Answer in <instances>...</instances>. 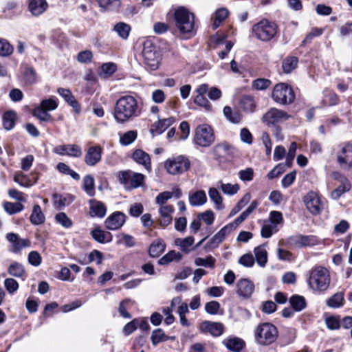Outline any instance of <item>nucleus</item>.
<instances>
[{
    "mask_svg": "<svg viewBox=\"0 0 352 352\" xmlns=\"http://www.w3.org/2000/svg\"><path fill=\"white\" fill-rule=\"evenodd\" d=\"M140 113L137 100L135 97L126 95L120 98L115 106L114 118L118 122H124Z\"/></svg>",
    "mask_w": 352,
    "mask_h": 352,
    "instance_id": "1",
    "label": "nucleus"
},
{
    "mask_svg": "<svg viewBox=\"0 0 352 352\" xmlns=\"http://www.w3.org/2000/svg\"><path fill=\"white\" fill-rule=\"evenodd\" d=\"M331 283L329 270L322 266H316L309 271V286L315 292L327 291Z\"/></svg>",
    "mask_w": 352,
    "mask_h": 352,
    "instance_id": "2",
    "label": "nucleus"
},
{
    "mask_svg": "<svg viewBox=\"0 0 352 352\" xmlns=\"http://www.w3.org/2000/svg\"><path fill=\"white\" fill-rule=\"evenodd\" d=\"M278 336L277 328L272 323L259 324L254 330V339L261 346H268L276 341Z\"/></svg>",
    "mask_w": 352,
    "mask_h": 352,
    "instance_id": "3",
    "label": "nucleus"
},
{
    "mask_svg": "<svg viewBox=\"0 0 352 352\" xmlns=\"http://www.w3.org/2000/svg\"><path fill=\"white\" fill-rule=\"evenodd\" d=\"M278 32L276 23L263 19L252 26V32L254 37L263 42L271 41Z\"/></svg>",
    "mask_w": 352,
    "mask_h": 352,
    "instance_id": "4",
    "label": "nucleus"
},
{
    "mask_svg": "<svg viewBox=\"0 0 352 352\" xmlns=\"http://www.w3.org/2000/svg\"><path fill=\"white\" fill-rule=\"evenodd\" d=\"M177 28L182 34H192L195 30L194 14L183 7L178 8L174 13Z\"/></svg>",
    "mask_w": 352,
    "mask_h": 352,
    "instance_id": "5",
    "label": "nucleus"
},
{
    "mask_svg": "<svg viewBox=\"0 0 352 352\" xmlns=\"http://www.w3.org/2000/svg\"><path fill=\"white\" fill-rule=\"evenodd\" d=\"M215 141L212 128L206 124H200L195 130L193 142L200 147H209Z\"/></svg>",
    "mask_w": 352,
    "mask_h": 352,
    "instance_id": "6",
    "label": "nucleus"
},
{
    "mask_svg": "<svg viewBox=\"0 0 352 352\" xmlns=\"http://www.w3.org/2000/svg\"><path fill=\"white\" fill-rule=\"evenodd\" d=\"M272 97L276 103L286 105L294 101L295 94L289 85L280 82L274 87Z\"/></svg>",
    "mask_w": 352,
    "mask_h": 352,
    "instance_id": "7",
    "label": "nucleus"
},
{
    "mask_svg": "<svg viewBox=\"0 0 352 352\" xmlns=\"http://www.w3.org/2000/svg\"><path fill=\"white\" fill-rule=\"evenodd\" d=\"M142 56L144 63L147 67L152 70H156L160 65V56L157 47L150 40H146L143 43Z\"/></svg>",
    "mask_w": 352,
    "mask_h": 352,
    "instance_id": "8",
    "label": "nucleus"
},
{
    "mask_svg": "<svg viewBox=\"0 0 352 352\" xmlns=\"http://www.w3.org/2000/svg\"><path fill=\"white\" fill-rule=\"evenodd\" d=\"M190 161L185 155H178L166 160L164 167L170 175H179L188 171L190 168Z\"/></svg>",
    "mask_w": 352,
    "mask_h": 352,
    "instance_id": "9",
    "label": "nucleus"
},
{
    "mask_svg": "<svg viewBox=\"0 0 352 352\" xmlns=\"http://www.w3.org/2000/svg\"><path fill=\"white\" fill-rule=\"evenodd\" d=\"M145 176L142 173H134L131 170L120 171L118 173V179L126 190H131L140 187Z\"/></svg>",
    "mask_w": 352,
    "mask_h": 352,
    "instance_id": "10",
    "label": "nucleus"
},
{
    "mask_svg": "<svg viewBox=\"0 0 352 352\" xmlns=\"http://www.w3.org/2000/svg\"><path fill=\"white\" fill-rule=\"evenodd\" d=\"M337 162L342 168H352V141L346 142L340 145V150L338 151Z\"/></svg>",
    "mask_w": 352,
    "mask_h": 352,
    "instance_id": "11",
    "label": "nucleus"
},
{
    "mask_svg": "<svg viewBox=\"0 0 352 352\" xmlns=\"http://www.w3.org/2000/svg\"><path fill=\"white\" fill-rule=\"evenodd\" d=\"M289 116L285 111L276 108L270 109L262 118V120L267 125H275L289 118Z\"/></svg>",
    "mask_w": 352,
    "mask_h": 352,
    "instance_id": "12",
    "label": "nucleus"
},
{
    "mask_svg": "<svg viewBox=\"0 0 352 352\" xmlns=\"http://www.w3.org/2000/svg\"><path fill=\"white\" fill-rule=\"evenodd\" d=\"M6 238L12 244L10 251L14 254H19L23 248L30 245V240L21 239L17 234L13 232L8 233Z\"/></svg>",
    "mask_w": 352,
    "mask_h": 352,
    "instance_id": "13",
    "label": "nucleus"
},
{
    "mask_svg": "<svg viewBox=\"0 0 352 352\" xmlns=\"http://www.w3.org/2000/svg\"><path fill=\"white\" fill-rule=\"evenodd\" d=\"M304 203L307 210L313 214H318L321 210V204L318 195L314 192H308L304 197Z\"/></svg>",
    "mask_w": 352,
    "mask_h": 352,
    "instance_id": "14",
    "label": "nucleus"
},
{
    "mask_svg": "<svg viewBox=\"0 0 352 352\" xmlns=\"http://www.w3.org/2000/svg\"><path fill=\"white\" fill-rule=\"evenodd\" d=\"M126 221V215L122 212H115L105 220V226L108 230H116L120 228Z\"/></svg>",
    "mask_w": 352,
    "mask_h": 352,
    "instance_id": "15",
    "label": "nucleus"
},
{
    "mask_svg": "<svg viewBox=\"0 0 352 352\" xmlns=\"http://www.w3.org/2000/svg\"><path fill=\"white\" fill-rule=\"evenodd\" d=\"M54 153L60 155H68L74 157H79L82 155V150L76 144H63L54 148Z\"/></svg>",
    "mask_w": 352,
    "mask_h": 352,
    "instance_id": "16",
    "label": "nucleus"
},
{
    "mask_svg": "<svg viewBox=\"0 0 352 352\" xmlns=\"http://www.w3.org/2000/svg\"><path fill=\"white\" fill-rule=\"evenodd\" d=\"M102 148L96 145L89 147L85 155V162L87 165L92 166L98 164L102 157Z\"/></svg>",
    "mask_w": 352,
    "mask_h": 352,
    "instance_id": "17",
    "label": "nucleus"
},
{
    "mask_svg": "<svg viewBox=\"0 0 352 352\" xmlns=\"http://www.w3.org/2000/svg\"><path fill=\"white\" fill-rule=\"evenodd\" d=\"M199 329L201 332L210 333L213 336H219L223 332V327L221 323L207 320L200 324Z\"/></svg>",
    "mask_w": 352,
    "mask_h": 352,
    "instance_id": "18",
    "label": "nucleus"
},
{
    "mask_svg": "<svg viewBox=\"0 0 352 352\" xmlns=\"http://www.w3.org/2000/svg\"><path fill=\"white\" fill-rule=\"evenodd\" d=\"M48 8L46 0H28V9L34 16H38L43 14Z\"/></svg>",
    "mask_w": 352,
    "mask_h": 352,
    "instance_id": "19",
    "label": "nucleus"
},
{
    "mask_svg": "<svg viewBox=\"0 0 352 352\" xmlns=\"http://www.w3.org/2000/svg\"><path fill=\"white\" fill-rule=\"evenodd\" d=\"M173 212L174 208L171 205H165L160 207L158 221L161 226L166 227L171 223Z\"/></svg>",
    "mask_w": 352,
    "mask_h": 352,
    "instance_id": "20",
    "label": "nucleus"
},
{
    "mask_svg": "<svg viewBox=\"0 0 352 352\" xmlns=\"http://www.w3.org/2000/svg\"><path fill=\"white\" fill-rule=\"evenodd\" d=\"M236 292L239 296L248 298L254 290V283L248 279H241L236 284Z\"/></svg>",
    "mask_w": 352,
    "mask_h": 352,
    "instance_id": "21",
    "label": "nucleus"
},
{
    "mask_svg": "<svg viewBox=\"0 0 352 352\" xmlns=\"http://www.w3.org/2000/svg\"><path fill=\"white\" fill-rule=\"evenodd\" d=\"M175 120L173 117L165 119L159 120L157 122L151 125V133L154 136L155 135H160L166 131L170 126H171Z\"/></svg>",
    "mask_w": 352,
    "mask_h": 352,
    "instance_id": "22",
    "label": "nucleus"
},
{
    "mask_svg": "<svg viewBox=\"0 0 352 352\" xmlns=\"http://www.w3.org/2000/svg\"><path fill=\"white\" fill-rule=\"evenodd\" d=\"M133 160L138 164L143 166L148 171L151 169L150 155L141 149H136L132 155Z\"/></svg>",
    "mask_w": 352,
    "mask_h": 352,
    "instance_id": "23",
    "label": "nucleus"
},
{
    "mask_svg": "<svg viewBox=\"0 0 352 352\" xmlns=\"http://www.w3.org/2000/svg\"><path fill=\"white\" fill-rule=\"evenodd\" d=\"M107 212L105 205L98 200L91 199L89 201V214L92 217L102 218Z\"/></svg>",
    "mask_w": 352,
    "mask_h": 352,
    "instance_id": "24",
    "label": "nucleus"
},
{
    "mask_svg": "<svg viewBox=\"0 0 352 352\" xmlns=\"http://www.w3.org/2000/svg\"><path fill=\"white\" fill-rule=\"evenodd\" d=\"M57 92L74 109L76 113L80 112V106L70 90L60 87L57 89Z\"/></svg>",
    "mask_w": 352,
    "mask_h": 352,
    "instance_id": "25",
    "label": "nucleus"
},
{
    "mask_svg": "<svg viewBox=\"0 0 352 352\" xmlns=\"http://www.w3.org/2000/svg\"><path fill=\"white\" fill-rule=\"evenodd\" d=\"M22 81L25 85H32L38 82V75L32 67L26 66L22 72Z\"/></svg>",
    "mask_w": 352,
    "mask_h": 352,
    "instance_id": "26",
    "label": "nucleus"
},
{
    "mask_svg": "<svg viewBox=\"0 0 352 352\" xmlns=\"http://www.w3.org/2000/svg\"><path fill=\"white\" fill-rule=\"evenodd\" d=\"M223 343L228 349L234 352H240L245 346V342L236 337L226 339Z\"/></svg>",
    "mask_w": 352,
    "mask_h": 352,
    "instance_id": "27",
    "label": "nucleus"
},
{
    "mask_svg": "<svg viewBox=\"0 0 352 352\" xmlns=\"http://www.w3.org/2000/svg\"><path fill=\"white\" fill-rule=\"evenodd\" d=\"M233 148L228 143L223 142L217 144L213 148L214 155L217 158H223L232 154Z\"/></svg>",
    "mask_w": 352,
    "mask_h": 352,
    "instance_id": "28",
    "label": "nucleus"
},
{
    "mask_svg": "<svg viewBox=\"0 0 352 352\" xmlns=\"http://www.w3.org/2000/svg\"><path fill=\"white\" fill-rule=\"evenodd\" d=\"M45 217L42 212L39 205L35 204L33 206L32 214L30 217V221L32 224L38 226L45 222Z\"/></svg>",
    "mask_w": 352,
    "mask_h": 352,
    "instance_id": "29",
    "label": "nucleus"
},
{
    "mask_svg": "<svg viewBox=\"0 0 352 352\" xmlns=\"http://www.w3.org/2000/svg\"><path fill=\"white\" fill-rule=\"evenodd\" d=\"M232 232L228 226L226 225L211 238L210 245L213 247L217 246L225 239L226 236L229 235Z\"/></svg>",
    "mask_w": 352,
    "mask_h": 352,
    "instance_id": "30",
    "label": "nucleus"
},
{
    "mask_svg": "<svg viewBox=\"0 0 352 352\" xmlns=\"http://www.w3.org/2000/svg\"><path fill=\"white\" fill-rule=\"evenodd\" d=\"M228 15L229 11L227 8H221L217 9L213 16V23L212 24V29L216 30L219 28L223 21L226 19Z\"/></svg>",
    "mask_w": 352,
    "mask_h": 352,
    "instance_id": "31",
    "label": "nucleus"
},
{
    "mask_svg": "<svg viewBox=\"0 0 352 352\" xmlns=\"http://www.w3.org/2000/svg\"><path fill=\"white\" fill-rule=\"evenodd\" d=\"M313 237L309 236L296 235L289 237V242L291 245L298 248L312 244Z\"/></svg>",
    "mask_w": 352,
    "mask_h": 352,
    "instance_id": "32",
    "label": "nucleus"
},
{
    "mask_svg": "<svg viewBox=\"0 0 352 352\" xmlns=\"http://www.w3.org/2000/svg\"><path fill=\"white\" fill-rule=\"evenodd\" d=\"M255 261L261 267H264L267 263V252L263 245L256 247L254 250Z\"/></svg>",
    "mask_w": 352,
    "mask_h": 352,
    "instance_id": "33",
    "label": "nucleus"
},
{
    "mask_svg": "<svg viewBox=\"0 0 352 352\" xmlns=\"http://www.w3.org/2000/svg\"><path fill=\"white\" fill-rule=\"evenodd\" d=\"M8 274L16 278H24L25 277V270L23 265L18 262L12 263L8 269Z\"/></svg>",
    "mask_w": 352,
    "mask_h": 352,
    "instance_id": "34",
    "label": "nucleus"
},
{
    "mask_svg": "<svg viewBox=\"0 0 352 352\" xmlns=\"http://www.w3.org/2000/svg\"><path fill=\"white\" fill-rule=\"evenodd\" d=\"M351 188L349 181L344 178L342 181V184L336 189L333 190L331 193V197L333 199H339L344 193L349 192Z\"/></svg>",
    "mask_w": 352,
    "mask_h": 352,
    "instance_id": "35",
    "label": "nucleus"
},
{
    "mask_svg": "<svg viewBox=\"0 0 352 352\" xmlns=\"http://www.w3.org/2000/svg\"><path fill=\"white\" fill-rule=\"evenodd\" d=\"M206 201V195L204 190H198L189 195V202L193 206L203 205Z\"/></svg>",
    "mask_w": 352,
    "mask_h": 352,
    "instance_id": "36",
    "label": "nucleus"
},
{
    "mask_svg": "<svg viewBox=\"0 0 352 352\" xmlns=\"http://www.w3.org/2000/svg\"><path fill=\"white\" fill-rule=\"evenodd\" d=\"M16 119V114L13 111H8L3 116V128L10 131L15 126Z\"/></svg>",
    "mask_w": 352,
    "mask_h": 352,
    "instance_id": "37",
    "label": "nucleus"
},
{
    "mask_svg": "<svg viewBox=\"0 0 352 352\" xmlns=\"http://www.w3.org/2000/svg\"><path fill=\"white\" fill-rule=\"evenodd\" d=\"M289 303L295 311H300L306 307L305 298L302 296L293 295L289 298Z\"/></svg>",
    "mask_w": 352,
    "mask_h": 352,
    "instance_id": "38",
    "label": "nucleus"
},
{
    "mask_svg": "<svg viewBox=\"0 0 352 352\" xmlns=\"http://www.w3.org/2000/svg\"><path fill=\"white\" fill-rule=\"evenodd\" d=\"M99 6L104 10H117L120 6V0H96Z\"/></svg>",
    "mask_w": 352,
    "mask_h": 352,
    "instance_id": "39",
    "label": "nucleus"
},
{
    "mask_svg": "<svg viewBox=\"0 0 352 352\" xmlns=\"http://www.w3.org/2000/svg\"><path fill=\"white\" fill-rule=\"evenodd\" d=\"M223 114L230 122L238 124L241 122V116L237 111H233L230 107L226 106L223 108Z\"/></svg>",
    "mask_w": 352,
    "mask_h": 352,
    "instance_id": "40",
    "label": "nucleus"
},
{
    "mask_svg": "<svg viewBox=\"0 0 352 352\" xmlns=\"http://www.w3.org/2000/svg\"><path fill=\"white\" fill-rule=\"evenodd\" d=\"M344 301V294L338 292L327 300V305L331 308H338L343 305Z\"/></svg>",
    "mask_w": 352,
    "mask_h": 352,
    "instance_id": "41",
    "label": "nucleus"
},
{
    "mask_svg": "<svg viewBox=\"0 0 352 352\" xmlns=\"http://www.w3.org/2000/svg\"><path fill=\"white\" fill-rule=\"evenodd\" d=\"M165 250V244L162 241H154L149 248V255L152 257H158Z\"/></svg>",
    "mask_w": 352,
    "mask_h": 352,
    "instance_id": "42",
    "label": "nucleus"
},
{
    "mask_svg": "<svg viewBox=\"0 0 352 352\" xmlns=\"http://www.w3.org/2000/svg\"><path fill=\"white\" fill-rule=\"evenodd\" d=\"M194 243V238L192 236H188L184 239L177 238L175 240V244L179 246L182 251L188 253L190 250V247Z\"/></svg>",
    "mask_w": 352,
    "mask_h": 352,
    "instance_id": "43",
    "label": "nucleus"
},
{
    "mask_svg": "<svg viewBox=\"0 0 352 352\" xmlns=\"http://www.w3.org/2000/svg\"><path fill=\"white\" fill-rule=\"evenodd\" d=\"M3 208L8 214H14L22 211L24 209V206L19 202L6 201L3 203Z\"/></svg>",
    "mask_w": 352,
    "mask_h": 352,
    "instance_id": "44",
    "label": "nucleus"
},
{
    "mask_svg": "<svg viewBox=\"0 0 352 352\" xmlns=\"http://www.w3.org/2000/svg\"><path fill=\"white\" fill-rule=\"evenodd\" d=\"M82 188L88 195H94V179L91 175H87L83 178Z\"/></svg>",
    "mask_w": 352,
    "mask_h": 352,
    "instance_id": "45",
    "label": "nucleus"
},
{
    "mask_svg": "<svg viewBox=\"0 0 352 352\" xmlns=\"http://www.w3.org/2000/svg\"><path fill=\"white\" fill-rule=\"evenodd\" d=\"M251 199V195L249 192H247L244 196L239 200L236 205L232 209L229 214V217H232L237 214L245 206H246Z\"/></svg>",
    "mask_w": 352,
    "mask_h": 352,
    "instance_id": "46",
    "label": "nucleus"
},
{
    "mask_svg": "<svg viewBox=\"0 0 352 352\" xmlns=\"http://www.w3.org/2000/svg\"><path fill=\"white\" fill-rule=\"evenodd\" d=\"M113 30L117 32L120 37L123 39H126L129 35L131 27L125 23L120 22L114 26Z\"/></svg>",
    "mask_w": 352,
    "mask_h": 352,
    "instance_id": "47",
    "label": "nucleus"
},
{
    "mask_svg": "<svg viewBox=\"0 0 352 352\" xmlns=\"http://www.w3.org/2000/svg\"><path fill=\"white\" fill-rule=\"evenodd\" d=\"M298 64V58L294 56L285 58L282 63V67L285 73L289 74L294 70Z\"/></svg>",
    "mask_w": 352,
    "mask_h": 352,
    "instance_id": "48",
    "label": "nucleus"
},
{
    "mask_svg": "<svg viewBox=\"0 0 352 352\" xmlns=\"http://www.w3.org/2000/svg\"><path fill=\"white\" fill-rule=\"evenodd\" d=\"M91 236L94 240L100 243H105V236L109 235V241H112V235L109 232H104L100 229H94L91 232Z\"/></svg>",
    "mask_w": 352,
    "mask_h": 352,
    "instance_id": "49",
    "label": "nucleus"
},
{
    "mask_svg": "<svg viewBox=\"0 0 352 352\" xmlns=\"http://www.w3.org/2000/svg\"><path fill=\"white\" fill-rule=\"evenodd\" d=\"M210 199L214 203L217 209L223 208L222 197L215 188H210L208 190Z\"/></svg>",
    "mask_w": 352,
    "mask_h": 352,
    "instance_id": "50",
    "label": "nucleus"
},
{
    "mask_svg": "<svg viewBox=\"0 0 352 352\" xmlns=\"http://www.w3.org/2000/svg\"><path fill=\"white\" fill-rule=\"evenodd\" d=\"M32 114L34 117L38 118L41 121L47 122L52 120V116L45 110L40 107L39 106L34 108Z\"/></svg>",
    "mask_w": 352,
    "mask_h": 352,
    "instance_id": "51",
    "label": "nucleus"
},
{
    "mask_svg": "<svg viewBox=\"0 0 352 352\" xmlns=\"http://www.w3.org/2000/svg\"><path fill=\"white\" fill-rule=\"evenodd\" d=\"M151 340L153 345L156 346L160 342L167 340V337L162 329H157L153 331Z\"/></svg>",
    "mask_w": 352,
    "mask_h": 352,
    "instance_id": "52",
    "label": "nucleus"
},
{
    "mask_svg": "<svg viewBox=\"0 0 352 352\" xmlns=\"http://www.w3.org/2000/svg\"><path fill=\"white\" fill-rule=\"evenodd\" d=\"M241 107L247 111H253L256 104L254 98L250 96H245L241 99L240 102Z\"/></svg>",
    "mask_w": 352,
    "mask_h": 352,
    "instance_id": "53",
    "label": "nucleus"
},
{
    "mask_svg": "<svg viewBox=\"0 0 352 352\" xmlns=\"http://www.w3.org/2000/svg\"><path fill=\"white\" fill-rule=\"evenodd\" d=\"M117 69V66L115 63H104L101 66V73L100 75L107 78L111 76Z\"/></svg>",
    "mask_w": 352,
    "mask_h": 352,
    "instance_id": "54",
    "label": "nucleus"
},
{
    "mask_svg": "<svg viewBox=\"0 0 352 352\" xmlns=\"http://www.w3.org/2000/svg\"><path fill=\"white\" fill-rule=\"evenodd\" d=\"M136 138L137 132L135 131H129L120 136V142L122 145L127 146L133 142Z\"/></svg>",
    "mask_w": 352,
    "mask_h": 352,
    "instance_id": "55",
    "label": "nucleus"
},
{
    "mask_svg": "<svg viewBox=\"0 0 352 352\" xmlns=\"http://www.w3.org/2000/svg\"><path fill=\"white\" fill-rule=\"evenodd\" d=\"M13 52V47L5 38H0V56H8Z\"/></svg>",
    "mask_w": 352,
    "mask_h": 352,
    "instance_id": "56",
    "label": "nucleus"
},
{
    "mask_svg": "<svg viewBox=\"0 0 352 352\" xmlns=\"http://www.w3.org/2000/svg\"><path fill=\"white\" fill-rule=\"evenodd\" d=\"M56 221L65 228H69L72 226V221L65 212H59L55 216Z\"/></svg>",
    "mask_w": 352,
    "mask_h": 352,
    "instance_id": "57",
    "label": "nucleus"
},
{
    "mask_svg": "<svg viewBox=\"0 0 352 352\" xmlns=\"http://www.w3.org/2000/svg\"><path fill=\"white\" fill-rule=\"evenodd\" d=\"M39 107L47 111H54L58 107V102L54 98H50L48 99L43 100L41 102Z\"/></svg>",
    "mask_w": 352,
    "mask_h": 352,
    "instance_id": "58",
    "label": "nucleus"
},
{
    "mask_svg": "<svg viewBox=\"0 0 352 352\" xmlns=\"http://www.w3.org/2000/svg\"><path fill=\"white\" fill-rule=\"evenodd\" d=\"M221 190L224 194L228 195H234L239 190V186L237 184H221Z\"/></svg>",
    "mask_w": 352,
    "mask_h": 352,
    "instance_id": "59",
    "label": "nucleus"
},
{
    "mask_svg": "<svg viewBox=\"0 0 352 352\" xmlns=\"http://www.w3.org/2000/svg\"><path fill=\"white\" fill-rule=\"evenodd\" d=\"M287 168V166L283 163L277 164L272 170L268 173L267 178L269 179H272L274 178L278 177L285 171Z\"/></svg>",
    "mask_w": 352,
    "mask_h": 352,
    "instance_id": "60",
    "label": "nucleus"
},
{
    "mask_svg": "<svg viewBox=\"0 0 352 352\" xmlns=\"http://www.w3.org/2000/svg\"><path fill=\"white\" fill-rule=\"evenodd\" d=\"M4 286L10 294H14L19 287L18 282L12 278H7L4 280Z\"/></svg>",
    "mask_w": 352,
    "mask_h": 352,
    "instance_id": "61",
    "label": "nucleus"
},
{
    "mask_svg": "<svg viewBox=\"0 0 352 352\" xmlns=\"http://www.w3.org/2000/svg\"><path fill=\"white\" fill-rule=\"evenodd\" d=\"M296 148H297L296 143L292 142L289 146L288 153L286 155L285 163H284L287 166V168L290 167L292 164V162H293L295 155H296Z\"/></svg>",
    "mask_w": 352,
    "mask_h": 352,
    "instance_id": "62",
    "label": "nucleus"
},
{
    "mask_svg": "<svg viewBox=\"0 0 352 352\" xmlns=\"http://www.w3.org/2000/svg\"><path fill=\"white\" fill-rule=\"evenodd\" d=\"M215 260L209 256L206 258L198 257L195 260V264L197 266L209 267L213 268L214 267Z\"/></svg>",
    "mask_w": 352,
    "mask_h": 352,
    "instance_id": "63",
    "label": "nucleus"
},
{
    "mask_svg": "<svg viewBox=\"0 0 352 352\" xmlns=\"http://www.w3.org/2000/svg\"><path fill=\"white\" fill-rule=\"evenodd\" d=\"M271 81L266 78H258L252 82V87L257 90H264L270 87Z\"/></svg>",
    "mask_w": 352,
    "mask_h": 352,
    "instance_id": "64",
    "label": "nucleus"
}]
</instances>
